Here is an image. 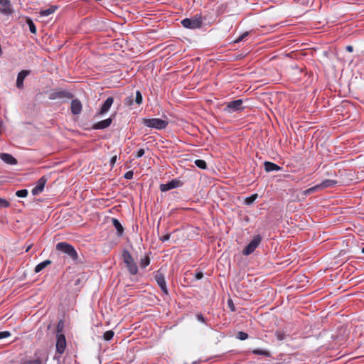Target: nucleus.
I'll return each instance as SVG.
<instances>
[{
  "label": "nucleus",
  "instance_id": "1",
  "mask_svg": "<svg viewBox=\"0 0 364 364\" xmlns=\"http://www.w3.org/2000/svg\"><path fill=\"white\" fill-rule=\"evenodd\" d=\"M182 26L188 29H198L203 25V18L200 14H196L191 18H186L181 21Z\"/></svg>",
  "mask_w": 364,
  "mask_h": 364
},
{
  "label": "nucleus",
  "instance_id": "2",
  "mask_svg": "<svg viewBox=\"0 0 364 364\" xmlns=\"http://www.w3.org/2000/svg\"><path fill=\"white\" fill-rule=\"evenodd\" d=\"M56 250L68 255L73 261L76 262L78 259L77 253L73 245L65 242L57 243Z\"/></svg>",
  "mask_w": 364,
  "mask_h": 364
},
{
  "label": "nucleus",
  "instance_id": "3",
  "mask_svg": "<svg viewBox=\"0 0 364 364\" xmlns=\"http://www.w3.org/2000/svg\"><path fill=\"white\" fill-rule=\"evenodd\" d=\"M123 262L125 263L129 272L132 275H135L138 272V267L134 261L131 254L127 250H124L122 253Z\"/></svg>",
  "mask_w": 364,
  "mask_h": 364
},
{
  "label": "nucleus",
  "instance_id": "4",
  "mask_svg": "<svg viewBox=\"0 0 364 364\" xmlns=\"http://www.w3.org/2000/svg\"><path fill=\"white\" fill-rule=\"evenodd\" d=\"M168 124L167 121L159 118L143 119V124L144 126L159 130L165 129Z\"/></svg>",
  "mask_w": 364,
  "mask_h": 364
},
{
  "label": "nucleus",
  "instance_id": "5",
  "mask_svg": "<svg viewBox=\"0 0 364 364\" xmlns=\"http://www.w3.org/2000/svg\"><path fill=\"white\" fill-rule=\"evenodd\" d=\"M261 241L262 237L260 235H255L250 243L243 249L242 254L246 256L252 254L259 246Z\"/></svg>",
  "mask_w": 364,
  "mask_h": 364
},
{
  "label": "nucleus",
  "instance_id": "6",
  "mask_svg": "<svg viewBox=\"0 0 364 364\" xmlns=\"http://www.w3.org/2000/svg\"><path fill=\"white\" fill-rule=\"evenodd\" d=\"M242 104L243 101L240 99L231 101L227 104L224 108V112L228 114H232L233 112L242 111L244 109Z\"/></svg>",
  "mask_w": 364,
  "mask_h": 364
},
{
  "label": "nucleus",
  "instance_id": "7",
  "mask_svg": "<svg viewBox=\"0 0 364 364\" xmlns=\"http://www.w3.org/2000/svg\"><path fill=\"white\" fill-rule=\"evenodd\" d=\"M73 95L67 90H53L49 95V99L51 100L60 99H72Z\"/></svg>",
  "mask_w": 364,
  "mask_h": 364
},
{
  "label": "nucleus",
  "instance_id": "8",
  "mask_svg": "<svg viewBox=\"0 0 364 364\" xmlns=\"http://www.w3.org/2000/svg\"><path fill=\"white\" fill-rule=\"evenodd\" d=\"M0 13L10 16L14 13V8L10 0H0Z\"/></svg>",
  "mask_w": 364,
  "mask_h": 364
},
{
  "label": "nucleus",
  "instance_id": "9",
  "mask_svg": "<svg viewBox=\"0 0 364 364\" xmlns=\"http://www.w3.org/2000/svg\"><path fill=\"white\" fill-rule=\"evenodd\" d=\"M66 347V340L63 334L58 333L56 336V351L62 354L64 353Z\"/></svg>",
  "mask_w": 364,
  "mask_h": 364
},
{
  "label": "nucleus",
  "instance_id": "10",
  "mask_svg": "<svg viewBox=\"0 0 364 364\" xmlns=\"http://www.w3.org/2000/svg\"><path fill=\"white\" fill-rule=\"evenodd\" d=\"M46 182L47 178L45 176L40 178L37 181L36 186L32 189V194L36 196L41 193L43 191Z\"/></svg>",
  "mask_w": 364,
  "mask_h": 364
},
{
  "label": "nucleus",
  "instance_id": "11",
  "mask_svg": "<svg viewBox=\"0 0 364 364\" xmlns=\"http://www.w3.org/2000/svg\"><path fill=\"white\" fill-rule=\"evenodd\" d=\"M155 280L156 281L158 285L160 287L161 291L166 294H168V289L166 287V283L164 278V276L163 274L160 272H157L155 275Z\"/></svg>",
  "mask_w": 364,
  "mask_h": 364
},
{
  "label": "nucleus",
  "instance_id": "12",
  "mask_svg": "<svg viewBox=\"0 0 364 364\" xmlns=\"http://www.w3.org/2000/svg\"><path fill=\"white\" fill-rule=\"evenodd\" d=\"M113 102H114V98L112 97H107V100L105 101V102L102 104V105L98 112V114L103 115L105 113H107L109 110Z\"/></svg>",
  "mask_w": 364,
  "mask_h": 364
},
{
  "label": "nucleus",
  "instance_id": "13",
  "mask_svg": "<svg viewBox=\"0 0 364 364\" xmlns=\"http://www.w3.org/2000/svg\"><path fill=\"white\" fill-rule=\"evenodd\" d=\"M71 112L73 114H79L82 112V105L81 102L77 99H74L70 105Z\"/></svg>",
  "mask_w": 364,
  "mask_h": 364
},
{
  "label": "nucleus",
  "instance_id": "14",
  "mask_svg": "<svg viewBox=\"0 0 364 364\" xmlns=\"http://www.w3.org/2000/svg\"><path fill=\"white\" fill-rule=\"evenodd\" d=\"M30 74L29 70H21L18 73L16 79V87L19 89H22L23 87L24 79Z\"/></svg>",
  "mask_w": 364,
  "mask_h": 364
},
{
  "label": "nucleus",
  "instance_id": "15",
  "mask_svg": "<svg viewBox=\"0 0 364 364\" xmlns=\"http://www.w3.org/2000/svg\"><path fill=\"white\" fill-rule=\"evenodd\" d=\"M0 159L7 164L16 165L17 164V160L10 154L1 153Z\"/></svg>",
  "mask_w": 364,
  "mask_h": 364
},
{
  "label": "nucleus",
  "instance_id": "16",
  "mask_svg": "<svg viewBox=\"0 0 364 364\" xmlns=\"http://www.w3.org/2000/svg\"><path fill=\"white\" fill-rule=\"evenodd\" d=\"M112 120L111 118H107L106 119H104V120H102V121H100V122L95 123L92 126V128L94 129H104L109 127L110 124H112Z\"/></svg>",
  "mask_w": 364,
  "mask_h": 364
},
{
  "label": "nucleus",
  "instance_id": "17",
  "mask_svg": "<svg viewBox=\"0 0 364 364\" xmlns=\"http://www.w3.org/2000/svg\"><path fill=\"white\" fill-rule=\"evenodd\" d=\"M179 183H180L178 181L172 180L171 181L168 182L167 183L161 184L160 186V190L162 192L168 191L171 189L177 188L179 186Z\"/></svg>",
  "mask_w": 364,
  "mask_h": 364
},
{
  "label": "nucleus",
  "instance_id": "18",
  "mask_svg": "<svg viewBox=\"0 0 364 364\" xmlns=\"http://www.w3.org/2000/svg\"><path fill=\"white\" fill-rule=\"evenodd\" d=\"M264 169L267 172L280 171L282 168L274 163L270 161H265L264 164Z\"/></svg>",
  "mask_w": 364,
  "mask_h": 364
},
{
  "label": "nucleus",
  "instance_id": "19",
  "mask_svg": "<svg viewBox=\"0 0 364 364\" xmlns=\"http://www.w3.org/2000/svg\"><path fill=\"white\" fill-rule=\"evenodd\" d=\"M337 181L332 179H326L321 183L318 184L320 190L324 189L329 187H333L337 184Z\"/></svg>",
  "mask_w": 364,
  "mask_h": 364
},
{
  "label": "nucleus",
  "instance_id": "20",
  "mask_svg": "<svg viewBox=\"0 0 364 364\" xmlns=\"http://www.w3.org/2000/svg\"><path fill=\"white\" fill-rule=\"evenodd\" d=\"M112 225L117 231V235L121 236L124 232V228L117 218H112Z\"/></svg>",
  "mask_w": 364,
  "mask_h": 364
},
{
  "label": "nucleus",
  "instance_id": "21",
  "mask_svg": "<svg viewBox=\"0 0 364 364\" xmlns=\"http://www.w3.org/2000/svg\"><path fill=\"white\" fill-rule=\"evenodd\" d=\"M52 262L49 259H46L38 264H37L35 267V272L38 273L41 271H42L43 269H45L48 265L50 264Z\"/></svg>",
  "mask_w": 364,
  "mask_h": 364
},
{
  "label": "nucleus",
  "instance_id": "22",
  "mask_svg": "<svg viewBox=\"0 0 364 364\" xmlns=\"http://www.w3.org/2000/svg\"><path fill=\"white\" fill-rule=\"evenodd\" d=\"M56 9H57L56 6H51L50 8H48L47 9L41 10L40 11V15H41V16H48L49 15L54 13Z\"/></svg>",
  "mask_w": 364,
  "mask_h": 364
},
{
  "label": "nucleus",
  "instance_id": "23",
  "mask_svg": "<svg viewBox=\"0 0 364 364\" xmlns=\"http://www.w3.org/2000/svg\"><path fill=\"white\" fill-rule=\"evenodd\" d=\"M320 190L318 185H316L313 187H311L305 191H303L302 194L305 196L312 194L316 191H318Z\"/></svg>",
  "mask_w": 364,
  "mask_h": 364
},
{
  "label": "nucleus",
  "instance_id": "24",
  "mask_svg": "<svg viewBox=\"0 0 364 364\" xmlns=\"http://www.w3.org/2000/svg\"><path fill=\"white\" fill-rule=\"evenodd\" d=\"M257 197H258V195L257 193L252 194V196L247 197L245 199V204L247 205H252L255 201V200L257 198Z\"/></svg>",
  "mask_w": 364,
  "mask_h": 364
},
{
  "label": "nucleus",
  "instance_id": "25",
  "mask_svg": "<svg viewBox=\"0 0 364 364\" xmlns=\"http://www.w3.org/2000/svg\"><path fill=\"white\" fill-rule=\"evenodd\" d=\"M150 264V258L146 255L140 259L139 265L141 268L146 267Z\"/></svg>",
  "mask_w": 364,
  "mask_h": 364
},
{
  "label": "nucleus",
  "instance_id": "26",
  "mask_svg": "<svg viewBox=\"0 0 364 364\" xmlns=\"http://www.w3.org/2000/svg\"><path fill=\"white\" fill-rule=\"evenodd\" d=\"M26 23L28 26L29 31H31V33H36V26H35L34 23L33 22V21L31 18H28L26 21Z\"/></svg>",
  "mask_w": 364,
  "mask_h": 364
},
{
  "label": "nucleus",
  "instance_id": "27",
  "mask_svg": "<svg viewBox=\"0 0 364 364\" xmlns=\"http://www.w3.org/2000/svg\"><path fill=\"white\" fill-rule=\"evenodd\" d=\"M195 164L201 169H205L207 168L206 162L202 159L196 160Z\"/></svg>",
  "mask_w": 364,
  "mask_h": 364
},
{
  "label": "nucleus",
  "instance_id": "28",
  "mask_svg": "<svg viewBox=\"0 0 364 364\" xmlns=\"http://www.w3.org/2000/svg\"><path fill=\"white\" fill-rule=\"evenodd\" d=\"M253 354L255 355H262L264 356H269V353L264 349H255L252 350Z\"/></svg>",
  "mask_w": 364,
  "mask_h": 364
},
{
  "label": "nucleus",
  "instance_id": "29",
  "mask_svg": "<svg viewBox=\"0 0 364 364\" xmlns=\"http://www.w3.org/2000/svg\"><path fill=\"white\" fill-rule=\"evenodd\" d=\"M28 191L26 189L18 190L16 192V196L19 198H26L28 196Z\"/></svg>",
  "mask_w": 364,
  "mask_h": 364
},
{
  "label": "nucleus",
  "instance_id": "30",
  "mask_svg": "<svg viewBox=\"0 0 364 364\" xmlns=\"http://www.w3.org/2000/svg\"><path fill=\"white\" fill-rule=\"evenodd\" d=\"M114 335V333L112 331H107L103 335V338L105 341H110Z\"/></svg>",
  "mask_w": 364,
  "mask_h": 364
},
{
  "label": "nucleus",
  "instance_id": "31",
  "mask_svg": "<svg viewBox=\"0 0 364 364\" xmlns=\"http://www.w3.org/2000/svg\"><path fill=\"white\" fill-rule=\"evenodd\" d=\"M22 364H43V363L41 358H36L34 360H27Z\"/></svg>",
  "mask_w": 364,
  "mask_h": 364
},
{
  "label": "nucleus",
  "instance_id": "32",
  "mask_svg": "<svg viewBox=\"0 0 364 364\" xmlns=\"http://www.w3.org/2000/svg\"><path fill=\"white\" fill-rule=\"evenodd\" d=\"M236 338L241 341H244L248 338V334L243 331H239L236 336Z\"/></svg>",
  "mask_w": 364,
  "mask_h": 364
},
{
  "label": "nucleus",
  "instance_id": "33",
  "mask_svg": "<svg viewBox=\"0 0 364 364\" xmlns=\"http://www.w3.org/2000/svg\"><path fill=\"white\" fill-rule=\"evenodd\" d=\"M275 336L279 341H283L286 338V335L284 332L281 331H277L275 333Z\"/></svg>",
  "mask_w": 364,
  "mask_h": 364
},
{
  "label": "nucleus",
  "instance_id": "34",
  "mask_svg": "<svg viewBox=\"0 0 364 364\" xmlns=\"http://www.w3.org/2000/svg\"><path fill=\"white\" fill-rule=\"evenodd\" d=\"M142 95L140 91L137 90L136 92L135 102L136 104L140 105L142 102Z\"/></svg>",
  "mask_w": 364,
  "mask_h": 364
},
{
  "label": "nucleus",
  "instance_id": "35",
  "mask_svg": "<svg viewBox=\"0 0 364 364\" xmlns=\"http://www.w3.org/2000/svg\"><path fill=\"white\" fill-rule=\"evenodd\" d=\"M9 205L10 203L7 200L0 198V208H8Z\"/></svg>",
  "mask_w": 364,
  "mask_h": 364
},
{
  "label": "nucleus",
  "instance_id": "36",
  "mask_svg": "<svg viewBox=\"0 0 364 364\" xmlns=\"http://www.w3.org/2000/svg\"><path fill=\"white\" fill-rule=\"evenodd\" d=\"M249 35L248 32H245L241 34L237 39L235 40V43H240L247 36Z\"/></svg>",
  "mask_w": 364,
  "mask_h": 364
},
{
  "label": "nucleus",
  "instance_id": "37",
  "mask_svg": "<svg viewBox=\"0 0 364 364\" xmlns=\"http://www.w3.org/2000/svg\"><path fill=\"white\" fill-rule=\"evenodd\" d=\"M11 333H10V331H1L0 332V340L8 338V337L11 336Z\"/></svg>",
  "mask_w": 364,
  "mask_h": 364
},
{
  "label": "nucleus",
  "instance_id": "38",
  "mask_svg": "<svg viewBox=\"0 0 364 364\" xmlns=\"http://www.w3.org/2000/svg\"><path fill=\"white\" fill-rule=\"evenodd\" d=\"M134 173L132 171H129L124 174L126 179H132L133 178Z\"/></svg>",
  "mask_w": 364,
  "mask_h": 364
},
{
  "label": "nucleus",
  "instance_id": "39",
  "mask_svg": "<svg viewBox=\"0 0 364 364\" xmlns=\"http://www.w3.org/2000/svg\"><path fill=\"white\" fill-rule=\"evenodd\" d=\"M196 316L198 321L205 323V318L201 314H198Z\"/></svg>",
  "mask_w": 364,
  "mask_h": 364
},
{
  "label": "nucleus",
  "instance_id": "40",
  "mask_svg": "<svg viewBox=\"0 0 364 364\" xmlns=\"http://www.w3.org/2000/svg\"><path fill=\"white\" fill-rule=\"evenodd\" d=\"M171 234H166L161 237H160V240L162 242H166L170 239Z\"/></svg>",
  "mask_w": 364,
  "mask_h": 364
},
{
  "label": "nucleus",
  "instance_id": "41",
  "mask_svg": "<svg viewBox=\"0 0 364 364\" xmlns=\"http://www.w3.org/2000/svg\"><path fill=\"white\" fill-rule=\"evenodd\" d=\"M228 306H229V307H230V310H231L232 311H235V306H234V304H233L232 301L231 299H229V300L228 301Z\"/></svg>",
  "mask_w": 364,
  "mask_h": 364
},
{
  "label": "nucleus",
  "instance_id": "42",
  "mask_svg": "<svg viewBox=\"0 0 364 364\" xmlns=\"http://www.w3.org/2000/svg\"><path fill=\"white\" fill-rule=\"evenodd\" d=\"M144 154V150L143 149H139L136 153V156L137 158L141 157Z\"/></svg>",
  "mask_w": 364,
  "mask_h": 364
},
{
  "label": "nucleus",
  "instance_id": "43",
  "mask_svg": "<svg viewBox=\"0 0 364 364\" xmlns=\"http://www.w3.org/2000/svg\"><path fill=\"white\" fill-rule=\"evenodd\" d=\"M203 277V273L202 272H198L196 274V279L199 280Z\"/></svg>",
  "mask_w": 364,
  "mask_h": 364
},
{
  "label": "nucleus",
  "instance_id": "44",
  "mask_svg": "<svg viewBox=\"0 0 364 364\" xmlns=\"http://www.w3.org/2000/svg\"><path fill=\"white\" fill-rule=\"evenodd\" d=\"M132 102H133V100L131 97H127L125 100V104L126 105H132Z\"/></svg>",
  "mask_w": 364,
  "mask_h": 364
},
{
  "label": "nucleus",
  "instance_id": "45",
  "mask_svg": "<svg viewBox=\"0 0 364 364\" xmlns=\"http://www.w3.org/2000/svg\"><path fill=\"white\" fill-rule=\"evenodd\" d=\"M116 161H117V156L115 155V156H112L110 160L111 164L114 165L115 164Z\"/></svg>",
  "mask_w": 364,
  "mask_h": 364
},
{
  "label": "nucleus",
  "instance_id": "46",
  "mask_svg": "<svg viewBox=\"0 0 364 364\" xmlns=\"http://www.w3.org/2000/svg\"><path fill=\"white\" fill-rule=\"evenodd\" d=\"M346 50H348V52H353V47L352 46H347L346 48Z\"/></svg>",
  "mask_w": 364,
  "mask_h": 364
},
{
  "label": "nucleus",
  "instance_id": "47",
  "mask_svg": "<svg viewBox=\"0 0 364 364\" xmlns=\"http://www.w3.org/2000/svg\"><path fill=\"white\" fill-rule=\"evenodd\" d=\"M32 247V245H29L27 246L26 249V252H28Z\"/></svg>",
  "mask_w": 364,
  "mask_h": 364
},
{
  "label": "nucleus",
  "instance_id": "48",
  "mask_svg": "<svg viewBox=\"0 0 364 364\" xmlns=\"http://www.w3.org/2000/svg\"><path fill=\"white\" fill-rule=\"evenodd\" d=\"M362 253L364 254V247L362 248Z\"/></svg>",
  "mask_w": 364,
  "mask_h": 364
}]
</instances>
